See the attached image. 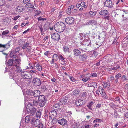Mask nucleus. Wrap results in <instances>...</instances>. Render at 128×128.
Returning a JSON list of instances; mask_svg holds the SVG:
<instances>
[{
	"label": "nucleus",
	"mask_w": 128,
	"mask_h": 128,
	"mask_svg": "<svg viewBox=\"0 0 128 128\" xmlns=\"http://www.w3.org/2000/svg\"><path fill=\"white\" fill-rule=\"evenodd\" d=\"M21 60L20 59H16L15 60V62L14 66L12 67V69L14 70L15 72L18 73H21L24 70H22L20 66L21 64Z\"/></svg>",
	"instance_id": "obj_1"
},
{
	"label": "nucleus",
	"mask_w": 128,
	"mask_h": 128,
	"mask_svg": "<svg viewBox=\"0 0 128 128\" xmlns=\"http://www.w3.org/2000/svg\"><path fill=\"white\" fill-rule=\"evenodd\" d=\"M66 26L64 23L62 22H58L56 23L54 26V28L57 32H61L64 31Z\"/></svg>",
	"instance_id": "obj_2"
},
{
	"label": "nucleus",
	"mask_w": 128,
	"mask_h": 128,
	"mask_svg": "<svg viewBox=\"0 0 128 128\" xmlns=\"http://www.w3.org/2000/svg\"><path fill=\"white\" fill-rule=\"evenodd\" d=\"M47 98L44 95H41L39 96L38 98V103L39 106L41 107H43L44 106L47 101Z\"/></svg>",
	"instance_id": "obj_3"
},
{
	"label": "nucleus",
	"mask_w": 128,
	"mask_h": 128,
	"mask_svg": "<svg viewBox=\"0 0 128 128\" xmlns=\"http://www.w3.org/2000/svg\"><path fill=\"white\" fill-rule=\"evenodd\" d=\"M26 110L30 116H34L37 110L36 108L33 107L32 106L28 104L27 106Z\"/></svg>",
	"instance_id": "obj_4"
},
{
	"label": "nucleus",
	"mask_w": 128,
	"mask_h": 128,
	"mask_svg": "<svg viewBox=\"0 0 128 128\" xmlns=\"http://www.w3.org/2000/svg\"><path fill=\"white\" fill-rule=\"evenodd\" d=\"M21 76L24 78L28 79L30 78L31 74L30 73L24 70L20 73Z\"/></svg>",
	"instance_id": "obj_5"
},
{
	"label": "nucleus",
	"mask_w": 128,
	"mask_h": 128,
	"mask_svg": "<svg viewBox=\"0 0 128 128\" xmlns=\"http://www.w3.org/2000/svg\"><path fill=\"white\" fill-rule=\"evenodd\" d=\"M51 38L54 40L57 41L59 40L60 38V36L57 33H54L52 35Z\"/></svg>",
	"instance_id": "obj_6"
},
{
	"label": "nucleus",
	"mask_w": 128,
	"mask_h": 128,
	"mask_svg": "<svg viewBox=\"0 0 128 128\" xmlns=\"http://www.w3.org/2000/svg\"><path fill=\"white\" fill-rule=\"evenodd\" d=\"M20 48H17L14 51L12 52L10 54V57L16 59L17 56L16 54V52H18Z\"/></svg>",
	"instance_id": "obj_7"
},
{
	"label": "nucleus",
	"mask_w": 128,
	"mask_h": 128,
	"mask_svg": "<svg viewBox=\"0 0 128 128\" xmlns=\"http://www.w3.org/2000/svg\"><path fill=\"white\" fill-rule=\"evenodd\" d=\"M32 83L33 85L35 86H39L41 84L40 79L37 78H35L33 79Z\"/></svg>",
	"instance_id": "obj_8"
},
{
	"label": "nucleus",
	"mask_w": 128,
	"mask_h": 128,
	"mask_svg": "<svg viewBox=\"0 0 128 128\" xmlns=\"http://www.w3.org/2000/svg\"><path fill=\"white\" fill-rule=\"evenodd\" d=\"M105 6L108 8H111L113 6V4L110 0H106L104 3Z\"/></svg>",
	"instance_id": "obj_9"
},
{
	"label": "nucleus",
	"mask_w": 128,
	"mask_h": 128,
	"mask_svg": "<svg viewBox=\"0 0 128 128\" xmlns=\"http://www.w3.org/2000/svg\"><path fill=\"white\" fill-rule=\"evenodd\" d=\"M57 111L54 110H52L50 112L49 117L51 119L53 118H55L57 114Z\"/></svg>",
	"instance_id": "obj_10"
},
{
	"label": "nucleus",
	"mask_w": 128,
	"mask_h": 128,
	"mask_svg": "<svg viewBox=\"0 0 128 128\" xmlns=\"http://www.w3.org/2000/svg\"><path fill=\"white\" fill-rule=\"evenodd\" d=\"M74 20V19L71 17H68L66 19L65 22L69 24H73Z\"/></svg>",
	"instance_id": "obj_11"
},
{
	"label": "nucleus",
	"mask_w": 128,
	"mask_h": 128,
	"mask_svg": "<svg viewBox=\"0 0 128 128\" xmlns=\"http://www.w3.org/2000/svg\"><path fill=\"white\" fill-rule=\"evenodd\" d=\"M58 123L62 126L66 125L67 121L64 118H62L58 120Z\"/></svg>",
	"instance_id": "obj_12"
},
{
	"label": "nucleus",
	"mask_w": 128,
	"mask_h": 128,
	"mask_svg": "<svg viewBox=\"0 0 128 128\" xmlns=\"http://www.w3.org/2000/svg\"><path fill=\"white\" fill-rule=\"evenodd\" d=\"M40 121L38 119H36L35 121H33L32 119L31 120V124L32 126L33 127H35L38 126Z\"/></svg>",
	"instance_id": "obj_13"
},
{
	"label": "nucleus",
	"mask_w": 128,
	"mask_h": 128,
	"mask_svg": "<svg viewBox=\"0 0 128 128\" xmlns=\"http://www.w3.org/2000/svg\"><path fill=\"white\" fill-rule=\"evenodd\" d=\"M68 100V97L65 96L62 98L60 100V102L61 104H64V105H66L67 104L66 102Z\"/></svg>",
	"instance_id": "obj_14"
},
{
	"label": "nucleus",
	"mask_w": 128,
	"mask_h": 128,
	"mask_svg": "<svg viewBox=\"0 0 128 128\" xmlns=\"http://www.w3.org/2000/svg\"><path fill=\"white\" fill-rule=\"evenodd\" d=\"M83 45L86 46H87L88 47H90L92 44L91 41L90 40H85L83 41Z\"/></svg>",
	"instance_id": "obj_15"
},
{
	"label": "nucleus",
	"mask_w": 128,
	"mask_h": 128,
	"mask_svg": "<svg viewBox=\"0 0 128 128\" xmlns=\"http://www.w3.org/2000/svg\"><path fill=\"white\" fill-rule=\"evenodd\" d=\"M85 103V101L81 99L78 100L77 102H76V104L77 106H81L84 105Z\"/></svg>",
	"instance_id": "obj_16"
},
{
	"label": "nucleus",
	"mask_w": 128,
	"mask_h": 128,
	"mask_svg": "<svg viewBox=\"0 0 128 128\" xmlns=\"http://www.w3.org/2000/svg\"><path fill=\"white\" fill-rule=\"evenodd\" d=\"M99 14L101 15L102 16H106L107 15L108 12L106 10H102L100 11Z\"/></svg>",
	"instance_id": "obj_17"
},
{
	"label": "nucleus",
	"mask_w": 128,
	"mask_h": 128,
	"mask_svg": "<svg viewBox=\"0 0 128 128\" xmlns=\"http://www.w3.org/2000/svg\"><path fill=\"white\" fill-rule=\"evenodd\" d=\"M15 62V60H13L12 59H10L9 60L8 62L6 63V64L8 66H12V67L14 66V64Z\"/></svg>",
	"instance_id": "obj_18"
},
{
	"label": "nucleus",
	"mask_w": 128,
	"mask_h": 128,
	"mask_svg": "<svg viewBox=\"0 0 128 128\" xmlns=\"http://www.w3.org/2000/svg\"><path fill=\"white\" fill-rule=\"evenodd\" d=\"M33 94L34 97H39V96H40V92L39 90H34L33 91Z\"/></svg>",
	"instance_id": "obj_19"
},
{
	"label": "nucleus",
	"mask_w": 128,
	"mask_h": 128,
	"mask_svg": "<svg viewBox=\"0 0 128 128\" xmlns=\"http://www.w3.org/2000/svg\"><path fill=\"white\" fill-rule=\"evenodd\" d=\"M10 42H8L6 44L4 45L0 44V48L2 47L4 48H8L10 47Z\"/></svg>",
	"instance_id": "obj_20"
},
{
	"label": "nucleus",
	"mask_w": 128,
	"mask_h": 128,
	"mask_svg": "<svg viewBox=\"0 0 128 128\" xmlns=\"http://www.w3.org/2000/svg\"><path fill=\"white\" fill-rule=\"evenodd\" d=\"M74 55L76 56H78L80 55L81 52L77 49H75L73 50Z\"/></svg>",
	"instance_id": "obj_21"
},
{
	"label": "nucleus",
	"mask_w": 128,
	"mask_h": 128,
	"mask_svg": "<svg viewBox=\"0 0 128 128\" xmlns=\"http://www.w3.org/2000/svg\"><path fill=\"white\" fill-rule=\"evenodd\" d=\"M60 62L61 64L64 65L65 64V58H64L62 55L60 56L59 58Z\"/></svg>",
	"instance_id": "obj_22"
},
{
	"label": "nucleus",
	"mask_w": 128,
	"mask_h": 128,
	"mask_svg": "<svg viewBox=\"0 0 128 128\" xmlns=\"http://www.w3.org/2000/svg\"><path fill=\"white\" fill-rule=\"evenodd\" d=\"M24 92H25L28 95L32 96V95L33 91L30 89H28L27 88H26L24 90Z\"/></svg>",
	"instance_id": "obj_23"
},
{
	"label": "nucleus",
	"mask_w": 128,
	"mask_h": 128,
	"mask_svg": "<svg viewBox=\"0 0 128 128\" xmlns=\"http://www.w3.org/2000/svg\"><path fill=\"white\" fill-rule=\"evenodd\" d=\"M122 23L124 25L127 24L128 23V18H124L121 21Z\"/></svg>",
	"instance_id": "obj_24"
},
{
	"label": "nucleus",
	"mask_w": 128,
	"mask_h": 128,
	"mask_svg": "<svg viewBox=\"0 0 128 128\" xmlns=\"http://www.w3.org/2000/svg\"><path fill=\"white\" fill-rule=\"evenodd\" d=\"M59 106L60 105L59 104L56 103L54 105L52 108L54 110L57 111L59 108Z\"/></svg>",
	"instance_id": "obj_25"
},
{
	"label": "nucleus",
	"mask_w": 128,
	"mask_h": 128,
	"mask_svg": "<svg viewBox=\"0 0 128 128\" xmlns=\"http://www.w3.org/2000/svg\"><path fill=\"white\" fill-rule=\"evenodd\" d=\"M26 8H31L34 9V7L32 4L30 3H28L26 4Z\"/></svg>",
	"instance_id": "obj_26"
},
{
	"label": "nucleus",
	"mask_w": 128,
	"mask_h": 128,
	"mask_svg": "<svg viewBox=\"0 0 128 128\" xmlns=\"http://www.w3.org/2000/svg\"><path fill=\"white\" fill-rule=\"evenodd\" d=\"M41 113L40 110H37V112L36 113V116L37 118H40L41 117Z\"/></svg>",
	"instance_id": "obj_27"
},
{
	"label": "nucleus",
	"mask_w": 128,
	"mask_h": 128,
	"mask_svg": "<svg viewBox=\"0 0 128 128\" xmlns=\"http://www.w3.org/2000/svg\"><path fill=\"white\" fill-rule=\"evenodd\" d=\"M126 77L125 75H123L121 77L120 80V82L121 83L122 82H124L125 80H126Z\"/></svg>",
	"instance_id": "obj_28"
},
{
	"label": "nucleus",
	"mask_w": 128,
	"mask_h": 128,
	"mask_svg": "<svg viewBox=\"0 0 128 128\" xmlns=\"http://www.w3.org/2000/svg\"><path fill=\"white\" fill-rule=\"evenodd\" d=\"M3 20L4 22L7 23L8 24H9L11 21L10 19L8 17L4 18Z\"/></svg>",
	"instance_id": "obj_29"
},
{
	"label": "nucleus",
	"mask_w": 128,
	"mask_h": 128,
	"mask_svg": "<svg viewBox=\"0 0 128 128\" xmlns=\"http://www.w3.org/2000/svg\"><path fill=\"white\" fill-rule=\"evenodd\" d=\"M63 50L65 52L68 53L70 52L69 48L66 46H64L63 47Z\"/></svg>",
	"instance_id": "obj_30"
},
{
	"label": "nucleus",
	"mask_w": 128,
	"mask_h": 128,
	"mask_svg": "<svg viewBox=\"0 0 128 128\" xmlns=\"http://www.w3.org/2000/svg\"><path fill=\"white\" fill-rule=\"evenodd\" d=\"M23 10L22 7V6H19L16 8V11L18 12H21Z\"/></svg>",
	"instance_id": "obj_31"
},
{
	"label": "nucleus",
	"mask_w": 128,
	"mask_h": 128,
	"mask_svg": "<svg viewBox=\"0 0 128 128\" xmlns=\"http://www.w3.org/2000/svg\"><path fill=\"white\" fill-rule=\"evenodd\" d=\"M96 13V11H90L89 12L90 16L93 17L94 16Z\"/></svg>",
	"instance_id": "obj_32"
},
{
	"label": "nucleus",
	"mask_w": 128,
	"mask_h": 128,
	"mask_svg": "<svg viewBox=\"0 0 128 128\" xmlns=\"http://www.w3.org/2000/svg\"><path fill=\"white\" fill-rule=\"evenodd\" d=\"M72 127L74 128H78L79 127V125L78 123L74 122L72 125Z\"/></svg>",
	"instance_id": "obj_33"
},
{
	"label": "nucleus",
	"mask_w": 128,
	"mask_h": 128,
	"mask_svg": "<svg viewBox=\"0 0 128 128\" xmlns=\"http://www.w3.org/2000/svg\"><path fill=\"white\" fill-rule=\"evenodd\" d=\"M104 88H109L110 87V85L108 82L104 83L103 84Z\"/></svg>",
	"instance_id": "obj_34"
},
{
	"label": "nucleus",
	"mask_w": 128,
	"mask_h": 128,
	"mask_svg": "<svg viewBox=\"0 0 128 128\" xmlns=\"http://www.w3.org/2000/svg\"><path fill=\"white\" fill-rule=\"evenodd\" d=\"M36 68L38 70L40 71H41L42 70V66L38 64H36Z\"/></svg>",
	"instance_id": "obj_35"
},
{
	"label": "nucleus",
	"mask_w": 128,
	"mask_h": 128,
	"mask_svg": "<svg viewBox=\"0 0 128 128\" xmlns=\"http://www.w3.org/2000/svg\"><path fill=\"white\" fill-rule=\"evenodd\" d=\"M121 69V68L119 66H116L114 67L111 68V70H120Z\"/></svg>",
	"instance_id": "obj_36"
},
{
	"label": "nucleus",
	"mask_w": 128,
	"mask_h": 128,
	"mask_svg": "<svg viewBox=\"0 0 128 128\" xmlns=\"http://www.w3.org/2000/svg\"><path fill=\"white\" fill-rule=\"evenodd\" d=\"M53 119L51 122L52 124H56L57 123V122H58V120L55 118H53Z\"/></svg>",
	"instance_id": "obj_37"
},
{
	"label": "nucleus",
	"mask_w": 128,
	"mask_h": 128,
	"mask_svg": "<svg viewBox=\"0 0 128 128\" xmlns=\"http://www.w3.org/2000/svg\"><path fill=\"white\" fill-rule=\"evenodd\" d=\"M59 58L58 55L55 54L52 57V58L55 60H57Z\"/></svg>",
	"instance_id": "obj_38"
},
{
	"label": "nucleus",
	"mask_w": 128,
	"mask_h": 128,
	"mask_svg": "<svg viewBox=\"0 0 128 128\" xmlns=\"http://www.w3.org/2000/svg\"><path fill=\"white\" fill-rule=\"evenodd\" d=\"M80 93V91L78 90L75 89L73 92V94L77 96Z\"/></svg>",
	"instance_id": "obj_39"
},
{
	"label": "nucleus",
	"mask_w": 128,
	"mask_h": 128,
	"mask_svg": "<svg viewBox=\"0 0 128 128\" xmlns=\"http://www.w3.org/2000/svg\"><path fill=\"white\" fill-rule=\"evenodd\" d=\"M87 94V93L85 92H82V95L81 97L82 98V99L84 100L85 98L86 97Z\"/></svg>",
	"instance_id": "obj_40"
},
{
	"label": "nucleus",
	"mask_w": 128,
	"mask_h": 128,
	"mask_svg": "<svg viewBox=\"0 0 128 128\" xmlns=\"http://www.w3.org/2000/svg\"><path fill=\"white\" fill-rule=\"evenodd\" d=\"M103 122V120L100 119L99 118H96L93 121V123H95L97 122Z\"/></svg>",
	"instance_id": "obj_41"
},
{
	"label": "nucleus",
	"mask_w": 128,
	"mask_h": 128,
	"mask_svg": "<svg viewBox=\"0 0 128 128\" xmlns=\"http://www.w3.org/2000/svg\"><path fill=\"white\" fill-rule=\"evenodd\" d=\"M30 117L29 116H27L25 117V121L26 122L28 123L30 120Z\"/></svg>",
	"instance_id": "obj_42"
},
{
	"label": "nucleus",
	"mask_w": 128,
	"mask_h": 128,
	"mask_svg": "<svg viewBox=\"0 0 128 128\" xmlns=\"http://www.w3.org/2000/svg\"><path fill=\"white\" fill-rule=\"evenodd\" d=\"M32 103H33V104L34 106H36L38 104V102L36 100H35L33 99L31 100Z\"/></svg>",
	"instance_id": "obj_43"
},
{
	"label": "nucleus",
	"mask_w": 128,
	"mask_h": 128,
	"mask_svg": "<svg viewBox=\"0 0 128 128\" xmlns=\"http://www.w3.org/2000/svg\"><path fill=\"white\" fill-rule=\"evenodd\" d=\"M58 19L60 18L63 16V12H60L58 13Z\"/></svg>",
	"instance_id": "obj_44"
},
{
	"label": "nucleus",
	"mask_w": 128,
	"mask_h": 128,
	"mask_svg": "<svg viewBox=\"0 0 128 128\" xmlns=\"http://www.w3.org/2000/svg\"><path fill=\"white\" fill-rule=\"evenodd\" d=\"M81 6L83 7L84 8H86L87 7L86 5H85V3L84 2H82L80 3Z\"/></svg>",
	"instance_id": "obj_45"
},
{
	"label": "nucleus",
	"mask_w": 128,
	"mask_h": 128,
	"mask_svg": "<svg viewBox=\"0 0 128 128\" xmlns=\"http://www.w3.org/2000/svg\"><path fill=\"white\" fill-rule=\"evenodd\" d=\"M29 44L28 43L26 42V43L24 44L22 47V48L23 49H25L26 48H27L28 46H29Z\"/></svg>",
	"instance_id": "obj_46"
},
{
	"label": "nucleus",
	"mask_w": 128,
	"mask_h": 128,
	"mask_svg": "<svg viewBox=\"0 0 128 128\" xmlns=\"http://www.w3.org/2000/svg\"><path fill=\"white\" fill-rule=\"evenodd\" d=\"M53 66H54L56 69L58 70V68L59 67V66L58 64L55 62L54 64H53L52 65Z\"/></svg>",
	"instance_id": "obj_47"
},
{
	"label": "nucleus",
	"mask_w": 128,
	"mask_h": 128,
	"mask_svg": "<svg viewBox=\"0 0 128 128\" xmlns=\"http://www.w3.org/2000/svg\"><path fill=\"white\" fill-rule=\"evenodd\" d=\"M90 79V76L88 77H85L82 79V80L84 82H86L87 81L89 80Z\"/></svg>",
	"instance_id": "obj_48"
},
{
	"label": "nucleus",
	"mask_w": 128,
	"mask_h": 128,
	"mask_svg": "<svg viewBox=\"0 0 128 128\" xmlns=\"http://www.w3.org/2000/svg\"><path fill=\"white\" fill-rule=\"evenodd\" d=\"M30 72L32 74H37L38 72L36 70H34V69L30 70Z\"/></svg>",
	"instance_id": "obj_49"
},
{
	"label": "nucleus",
	"mask_w": 128,
	"mask_h": 128,
	"mask_svg": "<svg viewBox=\"0 0 128 128\" xmlns=\"http://www.w3.org/2000/svg\"><path fill=\"white\" fill-rule=\"evenodd\" d=\"M9 32L8 30H6L2 32V35L3 36H5L6 35L8 34Z\"/></svg>",
	"instance_id": "obj_50"
},
{
	"label": "nucleus",
	"mask_w": 128,
	"mask_h": 128,
	"mask_svg": "<svg viewBox=\"0 0 128 128\" xmlns=\"http://www.w3.org/2000/svg\"><path fill=\"white\" fill-rule=\"evenodd\" d=\"M100 92L102 96H104L105 94L106 93L104 91L103 88H101V90L100 91Z\"/></svg>",
	"instance_id": "obj_51"
},
{
	"label": "nucleus",
	"mask_w": 128,
	"mask_h": 128,
	"mask_svg": "<svg viewBox=\"0 0 128 128\" xmlns=\"http://www.w3.org/2000/svg\"><path fill=\"white\" fill-rule=\"evenodd\" d=\"M48 36H46L45 37H44L43 39V40L42 41L44 42L45 41L47 42L48 40Z\"/></svg>",
	"instance_id": "obj_52"
},
{
	"label": "nucleus",
	"mask_w": 128,
	"mask_h": 128,
	"mask_svg": "<svg viewBox=\"0 0 128 128\" xmlns=\"http://www.w3.org/2000/svg\"><path fill=\"white\" fill-rule=\"evenodd\" d=\"M97 52L95 51H93L92 54V56H97Z\"/></svg>",
	"instance_id": "obj_53"
},
{
	"label": "nucleus",
	"mask_w": 128,
	"mask_h": 128,
	"mask_svg": "<svg viewBox=\"0 0 128 128\" xmlns=\"http://www.w3.org/2000/svg\"><path fill=\"white\" fill-rule=\"evenodd\" d=\"M69 77L70 80L72 82H74L76 81V80L73 77L69 76Z\"/></svg>",
	"instance_id": "obj_54"
},
{
	"label": "nucleus",
	"mask_w": 128,
	"mask_h": 128,
	"mask_svg": "<svg viewBox=\"0 0 128 128\" xmlns=\"http://www.w3.org/2000/svg\"><path fill=\"white\" fill-rule=\"evenodd\" d=\"M38 128H43V125L40 122L39 124H38Z\"/></svg>",
	"instance_id": "obj_55"
},
{
	"label": "nucleus",
	"mask_w": 128,
	"mask_h": 128,
	"mask_svg": "<svg viewBox=\"0 0 128 128\" xmlns=\"http://www.w3.org/2000/svg\"><path fill=\"white\" fill-rule=\"evenodd\" d=\"M85 56V55H82L80 57V59L82 60H85L86 59V58Z\"/></svg>",
	"instance_id": "obj_56"
},
{
	"label": "nucleus",
	"mask_w": 128,
	"mask_h": 128,
	"mask_svg": "<svg viewBox=\"0 0 128 128\" xmlns=\"http://www.w3.org/2000/svg\"><path fill=\"white\" fill-rule=\"evenodd\" d=\"M4 4V0H0V6H2Z\"/></svg>",
	"instance_id": "obj_57"
},
{
	"label": "nucleus",
	"mask_w": 128,
	"mask_h": 128,
	"mask_svg": "<svg viewBox=\"0 0 128 128\" xmlns=\"http://www.w3.org/2000/svg\"><path fill=\"white\" fill-rule=\"evenodd\" d=\"M38 21H44L46 20V18H42L41 17H40L38 18Z\"/></svg>",
	"instance_id": "obj_58"
},
{
	"label": "nucleus",
	"mask_w": 128,
	"mask_h": 128,
	"mask_svg": "<svg viewBox=\"0 0 128 128\" xmlns=\"http://www.w3.org/2000/svg\"><path fill=\"white\" fill-rule=\"evenodd\" d=\"M121 74L120 73H118L116 74L115 76V78H119L121 77Z\"/></svg>",
	"instance_id": "obj_59"
},
{
	"label": "nucleus",
	"mask_w": 128,
	"mask_h": 128,
	"mask_svg": "<svg viewBox=\"0 0 128 128\" xmlns=\"http://www.w3.org/2000/svg\"><path fill=\"white\" fill-rule=\"evenodd\" d=\"M90 76H92L93 77H96L97 76V74L95 73H94L92 74H90Z\"/></svg>",
	"instance_id": "obj_60"
},
{
	"label": "nucleus",
	"mask_w": 128,
	"mask_h": 128,
	"mask_svg": "<svg viewBox=\"0 0 128 128\" xmlns=\"http://www.w3.org/2000/svg\"><path fill=\"white\" fill-rule=\"evenodd\" d=\"M36 15H38L41 13V12L39 10H36L35 12Z\"/></svg>",
	"instance_id": "obj_61"
},
{
	"label": "nucleus",
	"mask_w": 128,
	"mask_h": 128,
	"mask_svg": "<svg viewBox=\"0 0 128 128\" xmlns=\"http://www.w3.org/2000/svg\"><path fill=\"white\" fill-rule=\"evenodd\" d=\"M66 12L68 14H70L71 13V10H70V9L68 8L66 10Z\"/></svg>",
	"instance_id": "obj_62"
},
{
	"label": "nucleus",
	"mask_w": 128,
	"mask_h": 128,
	"mask_svg": "<svg viewBox=\"0 0 128 128\" xmlns=\"http://www.w3.org/2000/svg\"><path fill=\"white\" fill-rule=\"evenodd\" d=\"M5 10H4L1 8L0 7V14H2L5 13Z\"/></svg>",
	"instance_id": "obj_63"
},
{
	"label": "nucleus",
	"mask_w": 128,
	"mask_h": 128,
	"mask_svg": "<svg viewBox=\"0 0 128 128\" xmlns=\"http://www.w3.org/2000/svg\"><path fill=\"white\" fill-rule=\"evenodd\" d=\"M31 47L30 46H29L27 48V50H26L27 52H30L31 51Z\"/></svg>",
	"instance_id": "obj_64"
}]
</instances>
